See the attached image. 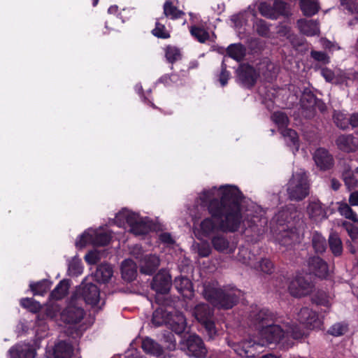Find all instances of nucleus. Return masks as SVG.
Here are the masks:
<instances>
[{
  "label": "nucleus",
  "mask_w": 358,
  "mask_h": 358,
  "mask_svg": "<svg viewBox=\"0 0 358 358\" xmlns=\"http://www.w3.org/2000/svg\"><path fill=\"white\" fill-rule=\"evenodd\" d=\"M243 196L239 189L234 185H225L220 187H213L201 192L194 208L189 209L192 219H199L201 210L206 209L211 217L205 218L194 234L199 239L209 237L216 231L234 232L240 228L257 227L260 231L267 222L263 208L250 202L245 208Z\"/></svg>",
  "instance_id": "f257e3e1"
},
{
  "label": "nucleus",
  "mask_w": 358,
  "mask_h": 358,
  "mask_svg": "<svg viewBox=\"0 0 358 358\" xmlns=\"http://www.w3.org/2000/svg\"><path fill=\"white\" fill-rule=\"evenodd\" d=\"M251 325L258 331V341L243 342V348H252L255 345L264 346L269 343L280 342L283 338L291 336L294 339L301 338L304 336L303 330L289 319L279 320L269 310L263 308L256 310L250 315ZM241 356H249L248 350L238 352Z\"/></svg>",
  "instance_id": "f03ea898"
},
{
  "label": "nucleus",
  "mask_w": 358,
  "mask_h": 358,
  "mask_svg": "<svg viewBox=\"0 0 358 358\" xmlns=\"http://www.w3.org/2000/svg\"><path fill=\"white\" fill-rule=\"evenodd\" d=\"M46 315L59 326H73L80 323L85 315L83 301L72 295L66 306L61 310L58 303H50L45 310Z\"/></svg>",
  "instance_id": "7ed1b4c3"
},
{
  "label": "nucleus",
  "mask_w": 358,
  "mask_h": 358,
  "mask_svg": "<svg viewBox=\"0 0 358 358\" xmlns=\"http://www.w3.org/2000/svg\"><path fill=\"white\" fill-rule=\"evenodd\" d=\"M202 288L203 297L219 308H231L236 304L241 294L239 289L234 287L220 288L215 280L206 281Z\"/></svg>",
  "instance_id": "20e7f679"
},
{
  "label": "nucleus",
  "mask_w": 358,
  "mask_h": 358,
  "mask_svg": "<svg viewBox=\"0 0 358 358\" xmlns=\"http://www.w3.org/2000/svg\"><path fill=\"white\" fill-rule=\"evenodd\" d=\"M114 224L135 236L147 234L152 227L149 218L141 217L138 213L127 209H123L116 215Z\"/></svg>",
  "instance_id": "39448f33"
},
{
  "label": "nucleus",
  "mask_w": 358,
  "mask_h": 358,
  "mask_svg": "<svg viewBox=\"0 0 358 358\" xmlns=\"http://www.w3.org/2000/svg\"><path fill=\"white\" fill-rule=\"evenodd\" d=\"M152 322L155 327L166 324L178 334H182L186 329V320L182 313L177 311L171 313L162 308H157L153 313Z\"/></svg>",
  "instance_id": "423d86ee"
},
{
  "label": "nucleus",
  "mask_w": 358,
  "mask_h": 358,
  "mask_svg": "<svg viewBox=\"0 0 358 358\" xmlns=\"http://www.w3.org/2000/svg\"><path fill=\"white\" fill-rule=\"evenodd\" d=\"M310 183L303 169L294 171L287 183V192L289 198L294 201H301L309 194Z\"/></svg>",
  "instance_id": "0eeeda50"
},
{
  "label": "nucleus",
  "mask_w": 358,
  "mask_h": 358,
  "mask_svg": "<svg viewBox=\"0 0 358 358\" xmlns=\"http://www.w3.org/2000/svg\"><path fill=\"white\" fill-rule=\"evenodd\" d=\"M111 238L110 231L103 227L89 228L79 236L76 241V245L80 248H83L87 245L103 246L110 242Z\"/></svg>",
  "instance_id": "6e6552de"
},
{
  "label": "nucleus",
  "mask_w": 358,
  "mask_h": 358,
  "mask_svg": "<svg viewBox=\"0 0 358 358\" xmlns=\"http://www.w3.org/2000/svg\"><path fill=\"white\" fill-rule=\"evenodd\" d=\"M73 295H76L83 301H85L86 303L92 306H96L100 299L99 288L87 278L83 280Z\"/></svg>",
  "instance_id": "1a4fd4ad"
},
{
  "label": "nucleus",
  "mask_w": 358,
  "mask_h": 358,
  "mask_svg": "<svg viewBox=\"0 0 358 358\" xmlns=\"http://www.w3.org/2000/svg\"><path fill=\"white\" fill-rule=\"evenodd\" d=\"M289 225L286 227L280 223V229H278L279 234L278 239L280 243L285 246H289L292 244L299 242L303 235V229L300 227H293L292 224L288 222Z\"/></svg>",
  "instance_id": "9d476101"
},
{
  "label": "nucleus",
  "mask_w": 358,
  "mask_h": 358,
  "mask_svg": "<svg viewBox=\"0 0 358 358\" xmlns=\"http://www.w3.org/2000/svg\"><path fill=\"white\" fill-rule=\"evenodd\" d=\"M290 294L294 297H302L309 294L313 290V285L302 275H296L288 285Z\"/></svg>",
  "instance_id": "9b49d317"
},
{
  "label": "nucleus",
  "mask_w": 358,
  "mask_h": 358,
  "mask_svg": "<svg viewBox=\"0 0 358 358\" xmlns=\"http://www.w3.org/2000/svg\"><path fill=\"white\" fill-rule=\"evenodd\" d=\"M321 74L327 82L345 83L348 86L350 81L352 80L358 84V73H346L341 70L334 72L329 69L324 68L321 71Z\"/></svg>",
  "instance_id": "f8f14e48"
},
{
  "label": "nucleus",
  "mask_w": 358,
  "mask_h": 358,
  "mask_svg": "<svg viewBox=\"0 0 358 358\" xmlns=\"http://www.w3.org/2000/svg\"><path fill=\"white\" fill-rule=\"evenodd\" d=\"M298 320L310 329H320L322 327L323 321L317 314L311 309L302 308L297 315Z\"/></svg>",
  "instance_id": "ddd939ff"
},
{
  "label": "nucleus",
  "mask_w": 358,
  "mask_h": 358,
  "mask_svg": "<svg viewBox=\"0 0 358 358\" xmlns=\"http://www.w3.org/2000/svg\"><path fill=\"white\" fill-rule=\"evenodd\" d=\"M186 346L189 356L202 357L206 355L207 350L202 339L196 334L189 335L186 341Z\"/></svg>",
  "instance_id": "4468645a"
},
{
  "label": "nucleus",
  "mask_w": 358,
  "mask_h": 358,
  "mask_svg": "<svg viewBox=\"0 0 358 358\" xmlns=\"http://www.w3.org/2000/svg\"><path fill=\"white\" fill-rule=\"evenodd\" d=\"M171 286V278L168 271H160L153 278L151 283L152 289L158 294H166Z\"/></svg>",
  "instance_id": "2eb2a0df"
},
{
  "label": "nucleus",
  "mask_w": 358,
  "mask_h": 358,
  "mask_svg": "<svg viewBox=\"0 0 358 358\" xmlns=\"http://www.w3.org/2000/svg\"><path fill=\"white\" fill-rule=\"evenodd\" d=\"M72 355L73 347L65 341H59L47 348L45 354L46 358H71Z\"/></svg>",
  "instance_id": "dca6fc26"
},
{
  "label": "nucleus",
  "mask_w": 358,
  "mask_h": 358,
  "mask_svg": "<svg viewBox=\"0 0 358 358\" xmlns=\"http://www.w3.org/2000/svg\"><path fill=\"white\" fill-rule=\"evenodd\" d=\"M238 81L245 87H250L254 85L258 73L250 65L242 64L236 71Z\"/></svg>",
  "instance_id": "f3484780"
},
{
  "label": "nucleus",
  "mask_w": 358,
  "mask_h": 358,
  "mask_svg": "<svg viewBox=\"0 0 358 358\" xmlns=\"http://www.w3.org/2000/svg\"><path fill=\"white\" fill-rule=\"evenodd\" d=\"M306 210L310 219L315 222H321L327 217V210L318 199L310 200Z\"/></svg>",
  "instance_id": "a211bd4d"
},
{
  "label": "nucleus",
  "mask_w": 358,
  "mask_h": 358,
  "mask_svg": "<svg viewBox=\"0 0 358 358\" xmlns=\"http://www.w3.org/2000/svg\"><path fill=\"white\" fill-rule=\"evenodd\" d=\"M313 160L316 166L322 171L333 167L334 161L333 156L324 148H317L313 154Z\"/></svg>",
  "instance_id": "6ab92c4d"
},
{
  "label": "nucleus",
  "mask_w": 358,
  "mask_h": 358,
  "mask_svg": "<svg viewBox=\"0 0 358 358\" xmlns=\"http://www.w3.org/2000/svg\"><path fill=\"white\" fill-rule=\"evenodd\" d=\"M9 358H35L36 351L29 344H19L8 350Z\"/></svg>",
  "instance_id": "aec40b11"
},
{
  "label": "nucleus",
  "mask_w": 358,
  "mask_h": 358,
  "mask_svg": "<svg viewBox=\"0 0 358 358\" xmlns=\"http://www.w3.org/2000/svg\"><path fill=\"white\" fill-rule=\"evenodd\" d=\"M336 143L338 148L344 152H355L358 149V138L351 134L339 136Z\"/></svg>",
  "instance_id": "412c9836"
},
{
  "label": "nucleus",
  "mask_w": 358,
  "mask_h": 358,
  "mask_svg": "<svg viewBox=\"0 0 358 358\" xmlns=\"http://www.w3.org/2000/svg\"><path fill=\"white\" fill-rule=\"evenodd\" d=\"M308 266L310 271L319 278H324L328 275V266L327 263L319 257L310 258Z\"/></svg>",
  "instance_id": "4be33fe9"
},
{
  "label": "nucleus",
  "mask_w": 358,
  "mask_h": 358,
  "mask_svg": "<svg viewBox=\"0 0 358 358\" xmlns=\"http://www.w3.org/2000/svg\"><path fill=\"white\" fill-rule=\"evenodd\" d=\"M212 245L215 250L227 254L233 253L236 248L233 243H229L222 235L214 236L211 240Z\"/></svg>",
  "instance_id": "5701e85b"
},
{
  "label": "nucleus",
  "mask_w": 358,
  "mask_h": 358,
  "mask_svg": "<svg viewBox=\"0 0 358 358\" xmlns=\"http://www.w3.org/2000/svg\"><path fill=\"white\" fill-rule=\"evenodd\" d=\"M159 265V259L155 255H146L139 264L141 273L150 275Z\"/></svg>",
  "instance_id": "b1692460"
},
{
  "label": "nucleus",
  "mask_w": 358,
  "mask_h": 358,
  "mask_svg": "<svg viewBox=\"0 0 358 358\" xmlns=\"http://www.w3.org/2000/svg\"><path fill=\"white\" fill-rule=\"evenodd\" d=\"M174 285L177 290L185 298H191L194 295L192 284L186 277L176 278Z\"/></svg>",
  "instance_id": "393cba45"
},
{
  "label": "nucleus",
  "mask_w": 358,
  "mask_h": 358,
  "mask_svg": "<svg viewBox=\"0 0 358 358\" xmlns=\"http://www.w3.org/2000/svg\"><path fill=\"white\" fill-rule=\"evenodd\" d=\"M297 24L301 32L306 36H313L320 33L319 24L315 20L301 19Z\"/></svg>",
  "instance_id": "a878e982"
},
{
  "label": "nucleus",
  "mask_w": 358,
  "mask_h": 358,
  "mask_svg": "<svg viewBox=\"0 0 358 358\" xmlns=\"http://www.w3.org/2000/svg\"><path fill=\"white\" fill-rule=\"evenodd\" d=\"M141 348L146 354L155 357L160 356L163 352L162 347L149 337L143 339Z\"/></svg>",
  "instance_id": "bb28decb"
},
{
  "label": "nucleus",
  "mask_w": 358,
  "mask_h": 358,
  "mask_svg": "<svg viewBox=\"0 0 358 358\" xmlns=\"http://www.w3.org/2000/svg\"><path fill=\"white\" fill-rule=\"evenodd\" d=\"M122 278L127 281L134 280L137 275V266L131 259H125L121 266Z\"/></svg>",
  "instance_id": "cd10ccee"
},
{
  "label": "nucleus",
  "mask_w": 358,
  "mask_h": 358,
  "mask_svg": "<svg viewBox=\"0 0 358 358\" xmlns=\"http://www.w3.org/2000/svg\"><path fill=\"white\" fill-rule=\"evenodd\" d=\"M191 313L196 320L200 323L211 318L213 315L211 309L208 305L204 303H199L196 305L192 310H191Z\"/></svg>",
  "instance_id": "c85d7f7f"
},
{
  "label": "nucleus",
  "mask_w": 358,
  "mask_h": 358,
  "mask_svg": "<svg viewBox=\"0 0 358 358\" xmlns=\"http://www.w3.org/2000/svg\"><path fill=\"white\" fill-rule=\"evenodd\" d=\"M69 287V280H62L53 289V291L50 294V301L48 302L47 307L50 303H55L52 301L60 300L63 299L67 294L68 289Z\"/></svg>",
  "instance_id": "c756f323"
},
{
  "label": "nucleus",
  "mask_w": 358,
  "mask_h": 358,
  "mask_svg": "<svg viewBox=\"0 0 358 358\" xmlns=\"http://www.w3.org/2000/svg\"><path fill=\"white\" fill-rule=\"evenodd\" d=\"M113 274V268L108 264L99 265L94 273V278L99 282H107L111 278Z\"/></svg>",
  "instance_id": "7c9ffc66"
},
{
  "label": "nucleus",
  "mask_w": 358,
  "mask_h": 358,
  "mask_svg": "<svg viewBox=\"0 0 358 358\" xmlns=\"http://www.w3.org/2000/svg\"><path fill=\"white\" fill-rule=\"evenodd\" d=\"M238 259L239 262L250 266L251 268L257 267V258L255 255L251 254L250 251L248 248H242L239 249Z\"/></svg>",
  "instance_id": "2f4dec72"
},
{
  "label": "nucleus",
  "mask_w": 358,
  "mask_h": 358,
  "mask_svg": "<svg viewBox=\"0 0 358 358\" xmlns=\"http://www.w3.org/2000/svg\"><path fill=\"white\" fill-rule=\"evenodd\" d=\"M300 7L303 13L306 16H313L320 10L317 0H300Z\"/></svg>",
  "instance_id": "473e14b6"
},
{
  "label": "nucleus",
  "mask_w": 358,
  "mask_h": 358,
  "mask_svg": "<svg viewBox=\"0 0 358 358\" xmlns=\"http://www.w3.org/2000/svg\"><path fill=\"white\" fill-rule=\"evenodd\" d=\"M281 134L288 146L292 147L293 152L297 151L299 148L297 134L291 129H285L281 131Z\"/></svg>",
  "instance_id": "72a5a7b5"
},
{
  "label": "nucleus",
  "mask_w": 358,
  "mask_h": 358,
  "mask_svg": "<svg viewBox=\"0 0 358 358\" xmlns=\"http://www.w3.org/2000/svg\"><path fill=\"white\" fill-rule=\"evenodd\" d=\"M255 6L262 15L271 20H275L273 5L271 6V3L266 0H258L255 3Z\"/></svg>",
  "instance_id": "f704fd0d"
},
{
  "label": "nucleus",
  "mask_w": 358,
  "mask_h": 358,
  "mask_svg": "<svg viewBox=\"0 0 358 358\" xmlns=\"http://www.w3.org/2000/svg\"><path fill=\"white\" fill-rule=\"evenodd\" d=\"M343 180L346 187L350 189L355 188L358 183L357 180L354 177V174L348 165H345L342 171Z\"/></svg>",
  "instance_id": "c9c22d12"
},
{
  "label": "nucleus",
  "mask_w": 358,
  "mask_h": 358,
  "mask_svg": "<svg viewBox=\"0 0 358 358\" xmlns=\"http://www.w3.org/2000/svg\"><path fill=\"white\" fill-rule=\"evenodd\" d=\"M338 211L342 216L345 217L346 219L352 220L355 223H358L357 215L352 210L348 203L344 202H338Z\"/></svg>",
  "instance_id": "e433bc0d"
},
{
  "label": "nucleus",
  "mask_w": 358,
  "mask_h": 358,
  "mask_svg": "<svg viewBox=\"0 0 358 358\" xmlns=\"http://www.w3.org/2000/svg\"><path fill=\"white\" fill-rule=\"evenodd\" d=\"M312 245L317 253H322L327 249V243L324 237L317 231H315L312 234Z\"/></svg>",
  "instance_id": "4c0bfd02"
},
{
  "label": "nucleus",
  "mask_w": 358,
  "mask_h": 358,
  "mask_svg": "<svg viewBox=\"0 0 358 358\" xmlns=\"http://www.w3.org/2000/svg\"><path fill=\"white\" fill-rule=\"evenodd\" d=\"M329 248L335 256H339L343 252V244L339 236L336 234H331L329 237Z\"/></svg>",
  "instance_id": "58836bf2"
},
{
  "label": "nucleus",
  "mask_w": 358,
  "mask_h": 358,
  "mask_svg": "<svg viewBox=\"0 0 358 358\" xmlns=\"http://www.w3.org/2000/svg\"><path fill=\"white\" fill-rule=\"evenodd\" d=\"M50 282L48 280H43L38 282H31L29 287L34 295L43 296L50 288Z\"/></svg>",
  "instance_id": "ea45409f"
},
{
  "label": "nucleus",
  "mask_w": 358,
  "mask_h": 358,
  "mask_svg": "<svg viewBox=\"0 0 358 358\" xmlns=\"http://www.w3.org/2000/svg\"><path fill=\"white\" fill-rule=\"evenodd\" d=\"M227 54L234 59L240 61L245 55V49L241 44H231L227 48Z\"/></svg>",
  "instance_id": "a19ab883"
},
{
  "label": "nucleus",
  "mask_w": 358,
  "mask_h": 358,
  "mask_svg": "<svg viewBox=\"0 0 358 358\" xmlns=\"http://www.w3.org/2000/svg\"><path fill=\"white\" fill-rule=\"evenodd\" d=\"M193 250L198 254L200 257H206L211 253V248L208 242L204 241L200 243H194L192 245Z\"/></svg>",
  "instance_id": "79ce46f5"
},
{
  "label": "nucleus",
  "mask_w": 358,
  "mask_h": 358,
  "mask_svg": "<svg viewBox=\"0 0 358 358\" xmlns=\"http://www.w3.org/2000/svg\"><path fill=\"white\" fill-rule=\"evenodd\" d=\"M272 120L278 125L280 131L287 126L289 120L285 113L281 111L275 112L272 117Z\"/></svg>",
  "instance_id": "37998d69"
},
{
  "label": "nucleus",
  "mask_w": 358,
  "mask_h": 358,
  "mask_svg": "<svg viewBox=\"0 0 358 358\" xmlns=\"http://www.w3.org/2000/svg\"><path fill=\"white\" fill-rule=\"evenodd\" d=\"M190 33L200 43L206 42L209 38L208 33L204 29L197 26L191 27Z\"/></svg>",
  "instance_id": "c03bdc74"
},
{
  "label": "nucleus",
  "mask_w": 358,
  "mask_h": 358,
  "mask_svg": "<svg viewBox=\"0 0 358 358\" xmlns=\"http://www.w3.org/2000/svg\"><path fill=\"white\" fill-rule=\"evenodd\" d=\"M341 1L344 9L355 15V21H358V0H341Z\"/></svg>",
  "instance_id": "a18cd8bd"
},
{
  "label": "nucleus",
  "mask_w": 358,
  "mask_h": 358,
  "mask_svg": "<svg viewBox=\"0 0 358 358\" xmlns=\"http://www.w3.org/2000/svg\"><path fill=\"white\" fill-rule=\"evenodd\" d=\"M164 13L166 17L171 19L178 18L183 14L169 1H166L164 5Z\"/></svg>",
  "instance_id": "49530a36"
},
{
  "label": "nucleus",
  "mask_w": 358,
  "mask_h": 358,
  "mask_svg": "<svg viewBox=\"0 0 358 358\" xmlns=\"http://www.w3.org/2000/svg\"><path fill=\"white\" fill-rule=\"evenodd\" d=\"M334 120L337 127L343 129L348 127V124L350 123V117H347L343 112L336 111L334 114Z\"/></svg>",
  "instance_id": "de8ad7c7"
},
{
  "label": "nucleus",
  "mask_w": 358,
  "mask_h": 358,
  "mask_svg": "<svg viewBox=\"0 0 358 358\" xmlns=\"http://www.w3.org/2000/svg\"><path fill=\"white\" fill-rule=\"evenodd\" d=\"M20 305L33 313H36L41 308V304L31 298L22 299L20 300Z\"/></svg>",
  "instance_id": "09e8293b"
},
{
  "label": "nucleus",
  "mask_w": 358,
  "mask_h": 358,
  "mask_svg": "<svg viewBox=\"0 0 358 358\" xmlns=\"http://www.w3.org/2000/svg\"><path fill=\"white\" fill-rule=\"evenodd\" d=\"M253 28L258 33V34L266 36L269 33V27L266 22L262 19H257L253 24Z\"/></svg>",
  "instance_id": "8fccbe9b"
},
{
  "label": "nucleus",
  "mask_w": 358,
  "mask_h": 358,
  "mask_svg": "<svg viewBox=\"0 0 358 358\" xmlns=\"http://www.w3.org/2000/svg\"><path fill=\"white\" fill-rule=\"evenodd\" d=\"M257 268L255 269H259L266 273H271L274 269L273 264L268 259H262L261 261L257 260Z\"/></svg>",
  "instance_id": "3c124183"
},
{
  "label": "nucleus",
  "mask_w": 358,
  "mask_h": 358,
  "mask_svg": "<svg viewBox=\"0 0 358 358\" xmlns=\"http://www.w3.org/2000/svg\"><path fill=\"white\" fill-rule=\"evenodd\" d=\"M348 330V327L343 323H336L333 324L329 329L328 333L334 336H340L343 335Z\"/></svg>",
  "instance_id": "603ef678"
},
{
  "label": "nucleus",
  "mask_w": 358,
  "mask_h": 358,
  "mask_svg": "<svg viewBox=\"0 0 358 358\" xmlns=\"http://www.w3.org/2000/svg\"><path fill=\"white\" fill-rule=\"evenodd\" d=\"M69 270L73 275H80L83 272V265L81 260L78 257H74L69 264Z\"/></svg>",
  "instance_id": "864d4df0"
},
{
  "label": "nucleus",
  "mask_w": 358,
  "mask_h": 358,
  "mask_svg": "<svg viewBox=\"0 0 358 358\" xmlns=\"http://www.w3.org/2000/svg\"><path fill=\"white\" fill-rule=\"evenodd\" d=\"M310 56L314 60L322 64H327L330 62L329 57L324 52L312 50Z\"/></svg>",
  "instance_id": "5fc2aeb1"
},
{
  "label": "nucleus",
  "mask_w": 358,
  "mask_h": 358,
  "mask_svg": "<svg viewBox=\"0 0 358 358\" xmlns=\"http://www.w3.org/2000/svg\"><path fill=\"white\" fill-rule=\"evenodd\" d=\"M317 304L329 308L331 305L332 298L324 292L318 293L315 297Z\"/></svg>",
  "instance_id": "6e6d98bb"
},
{
  "label": "nucleus",
  "mask_w": 358,
  "mask_h": 358,
  "mask_svg": "<svg viewBox=\"0 0 358 358\" xmlns=\"http://www.w3.org/2000/svg\"><path fill=\"white\" fill-rule=\"evenodd\" d=\"M152 34L155 36L162 38H168L170 36L169 33L166 30L165 26L159 22H156L155 28L152 30Z\"/></svg>",
  "instance_id": "4d7b16f0"
},
{
  "label": "nucleus",
  "mask_w": 358,
  "mask_h": 358,
  "mask_svg": "<svg viewBox=\"0 0 358 358\" xmlns=\"http://www.w3.org/2000/svg\"><path fill=\"white\" fill-rule=\"evenodd\" d=\"M180 57V51L175 47H167L166 50V57L169 62L173 63L178 60Z\"/></svg>",
  "instance_id": "13d9d810"
},
{
  "label": "nucleus",
  "mask_w": 358,
  "mask_h": 358,
  "mask_svg": "<svg viewBox=\"0 0 358 358\" xmlns=\"http://www.w3.org/2000/svg\"><path fill=\"white\" fill-rule=\"evenodd\" d=\"M201 324L203 325L209 338L213 339L217 334V330L215 327V324L211 320V318L206 320Z\"/></svg>",
  "instance_id": "bf43d9fd"
},
{
  "label": "nucleus",
  "mask_w": 358,
  "mask_h": 358,
  "mask_svg": "<svg viewBox=\"0 0 358 358\" xmlns=\"http://www.w3.org/2000/svg\"><path fill=\"white\" fill-rule=\"evenodd\" d=\"M287 4L282 1L276 0L273 3V8L275 14V20L280 15H285L287 12Z\"/></svg>",
  "instance_id": "052dcab7"
},
{
  "label": "nucleus",
  "mask_w": 358,
  "mask_h": 358,
  "mask_svg": "<svg viewBox=\"0 0 358 358\" xmlns=\"http://www.w3.org/2000/svg\"><path fill=\"white\" fill-rule=\"evenodd\" d=\"M343 226L345 227L348 235L353 240L358 239V227L354 226L347 222L343 223Z\"/></svg>",
  "instance_id": "680f3d73"
},
{
  "label": "nucleus",
  "mask_w": 358,
  "mask_h": 358,
  "mask_svg": "<svg viewBox=\"0 0 358 358\" xmlns=\"http://www.w3.org/2000/svg\"><path fill=\"white\" fill-rule=\"evenodd\" d=\"M85 259L89 264H96L100 260V253L96 250H92L85 255Z\"/></svg>",
  "instance_id": "e2e57ef3"
},
{
  "label": "nucleus",
  "mask_w": 358,
  "mask_h": 358,
  "mask_svg": "<svg viewBox=\"0 0 358 358\" xmlns=\"http://www.w3.org/2000/svg\"><path fill=\"white\" fill-rule=\"evenodd\" d=\"M130 252L134 257H135L136 259H138L139 263L141 262V260L143 259L144 257L146 255H144L141 246L138 245H136L134 247H132Z\"/></svg>",
  "instance_id": "0e129e2a"
},
{
  "label": "nucleus",
  "mask_w": 358,
  "mask_h": 358,
  "mask_svg": "<svg viewBox=\"0 0 358 358\" xmlns=\"http://www.w3.org/2000/svg\"><path fill=\"white\" fill-rule=\"evenodd\" d=\"M226 68H227V66L224 64V61H223L222 64V71L220 74V79H219L222 86H224L227 85V81L230 76V73L229 71H227L226 70Z\"/></svg>",
  "instance_id": "69168bd1"
},
{
  "label": "nucleus",
  "mask_w": 358,
  "mask_h": 358,
  "mask_svg": "<svg viewBox=\"0 0 358 358\" xmlns=\"http://www.w3.org/2000/svg\"><path fill=\"white\" fill-rule=\"evenodd\" d=\"M164 338L166 339V341L169 343L167 348L169 350H175L176 346V342L173 334L171 332H169L168 333L167 335H164Z\"/></svg>",
  "instance_id": "338daca9"
},
{
  "label": "nucleus",
  "mask_w": 358,
  "mask_h": 358,
  "mask_svg": "<svg viewBox=\"0 0 358 358\" xmlns=\"http://www.w3.org/2000/svg\"><path fill=\"white\" fill-rule=\"evenodd\" d=\"M349 203L352 206H358V191H355L350 194Z\"/></svg>",
  "instance_id": "774afa93"
}]
</instances>
